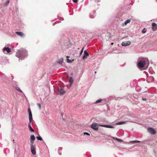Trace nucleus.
I'll use <instances>...</instances> for the list:
<instances>
[{
  "label": "nucleus",
  "instance_id": "1",
  "mask_svg": "<svg viewBox=\"0 0 157 157\" xmlns=\"http://www.w3.org/2000/svg\"><path fill=\"white\" fill-rule=\"evenodd\" d=\"M138 66L140 68H144L146 69L148 67L149 61L146 58H140L137 60Z\"/></svg>",
  "mask_w": 157,
  "mask_h": 157
},
{
  "label": "nucleus",
  "instance_id": "2",
  "mask_svg": "<svg viewBox=\"0 0 157 157\" xmlns=\"http://www.w3.org/2000/svg\"><path fill=\"white\" fill-rule=\"evenodd\" d=\"M28 54L27 51L24 49H21L16 53V56L20 59H23L27 57Z\"/></svg>",
  "mask_w": 157,
  "mask_h": 157
},
{
  "label": "nucleus",
  "instance_id": "3",
  "mask_svg": "<svg viewBox=\"0 0 157 157\" xmlns=\"http://www.w3.org/2000/svg\"><path fill=\"white\" fill-rule=\"evenodd\" d=\"M100 125V124H98L96 123H94L91 125V128L94 130L97 131L98 130L99 126H100L99 125Z\"/></svg>",
  "mask_w": 157,
  "mask_h": 157
},
{
  "label": "nucleus",
  "instance_id": "4",
  "mask_svg": "<svg viewBox=\"0 0 157 157\" xmlns=\"http://www.w3.org/2000/svg\"><path fill=\"white\" fill-rule=\"evenodd\" d=\"M31 153L33 155H35L36 154V152L35 148L33 144H31Z\"/></svg>",
  "mask_w": 157,
  "mask_h": 157
},
{
  "label": "nucleus",
  "instance_id": "5",
  "mask_svg": "<svg viewBox=\"0 0 157 157\" xmlns=\"http://www.w3.org/2000/svg\"><path fill=\"white\" fill-rule=\"evenodd\" d=\"M147 130L148 132L151 134H155L156 132L155 130L152 128H148Z\"/></svg>",
  "mask_w": 157,
  "mask_h": 157
},
{
  "label": "nucleus",
  "instance_id": "6",
  "mask_svg": "<svg viewBox=\"0 0 157 157\" xmlns=\"http://www.w3.org/2000/svg\"><path fill=\"white\" fill-rule=\"evenodd\" d=\"M3 52L4 53L7 54L11 52L10 49L8 47H5L3 49Z\"/></svg>",
  "mask_w": 157,
  "mask_h": 157
},
{
  "label": "nucleus",
  "instance_id": "7",
  "mask_svg": "<svg viewBox=\"0 0 157 157\" xmlns=\"http://www.w3.org/2000/svg\"><path fill=\"white\" fill-rule=\"evenodd\" d=\"M131 43V42L129 41L125 42H122L121 43V45L123 46H126L130 45Z\"/></svg>",
  "mask_w": 157,
  "mask_h": 157
},
{
  "label": "nucleus",
  "instance_id": "8",
  "mask_svg": "<svg viewBox=\"0 0 157 157\" xmlns=\"http://www.w3.org/2000/svg\"><path fill=\"white\" fill-rule=\"evenodd\" d=\"M152 29L153 31H156L157 29V25L154 22L152 23Z\"/></svg>",
  "mask_w": 157,
  "mask_h": 157
},
{
  "label": "nucleus",
  "instance_id": "9",
  "mask_svg": "<svg viewBox=\"0 0 157 157\" xmlns=\"http://www.w3.org/2000/svg\"><path fill=\"white\" fill-rule=\"evenodd\" d=\"M30 142L31 144H33L35 140V136L34 135H31L30 136Z\"/></svg>",
  "mask_w": 157,
  "mask_h": 157
},
{
  "label": "nucleus",
  "instance_id": "10",
  "mask_svg": "<svg viewBox=\"0 0 157 157\" xmlns=\"http://www.w3.org/2000/svg\"><path fill=\"white\" fill-rule=\"evenodd\" d=\"M84 55L83 56L82 59H86L87 57L89 56V53L86 52V50H85L84 52Z\"/></svg>",
  "mask_w": 157,
  "mask_h": 157
},
{
  "label": "nucleus",
  "instance_id": "11",
  "mask_svg": "<svg viewBox=\"0 0 157 157\" xmlns=\"http://www.w3.org/2000/svg\"><path fill=\"white\" fill-rule=\"evenodd\" d=\"M58 91L61 95H63L65 94V91L63 88H60L58 89Z\"/></svg>",
  "mask_w": 157,
  "mask_h": 157
},
{
  "label": "nucleus",
  "instance_id": "12",
  "mask_svg": "<svg viewBox=\"0 0 157 157\" xmlns=\"http://www.w3.org/2000/svg\"><path fill=\"white\" fill-rule=\"evenodd\" d=\"M100 126H102V127H106V128H114V127L113 126H111V125H99Z\"/></svg>",
  "mask_w": 157,
  "mask_h": 157
},
{
  "label": "nucleus",
  "instance_id": "13",
  "mask_svg": "<svg viewBox=\"0 0 157 157\" xmlns=\"http://www.w3.org/2000/svg\"><path fill=\"white\" fill-rule=\"evenodd\" d=\"M16 33L18 35L22 37L24 36V34L23 33L20 32H16Z\"/></svg>",
  "mask_w": 157,
  "mask_h": 157
},
{
  "label": "nucleus",
  "instance_id": "14",
  "mask_svg": "<svg viewBox=\"0 0 157 157\" xmlns=\"http://www.w3.org/2000/svg\"><path fill=\"white\" fill-rule=\"evenodd\" d=\"M73 81H74L73 78L71 77H69V82L71 85L73 83Z\"/></svg>",
  "mask_w": 157,
  "mask_h": 157
},
{
  "label": "nucleus",
  "instance_id": "15",
  "mask_svg": "<svg viewBox=\"0 0 157 157\" xmlns=\"http://www.w3.org/2000/svg\"><path fill=\"white\" fill-rule=\"evenodd\" d=\"M112 138H113V139L118 141L119 142H122L123 141V140L121 139H118L117 138H115V137H112Z\"/></svg>",
  "mask_w": 157,
  "mask_h": 157
},
{
  "label": "nucleus",
  "instance_id": "16",
  "mask_svg": "<svg viewBox=\"0 0 157 157\" xmlns=\"http://www.w3.org/2000/svg\"><path fill=\"white\" fill-rule=\"evenodd\" d=\"M95 13L94 12L92 13H91L90 15V17L91 18H93L95 17Z\"/></svg>",
  "mask_w": 157,
  "mask_h": 157
},
{
  "label": "nucleus",
  "instance_id": "17",
  "mask_svg": "<svg viewBox=\"0 0 157 157\" xmlns=\"http://www.w3.org/2000/svg\"><path fill=\"white\" fill-rule=\"evenodd\" d=\"M28 127L29 129V130L32 132H34V129L32 128V127L31 126V125H30L29 124V125H28Z\"/></svg>",
  "mask_w": 157,
  "mask_h": 157
},
{
  "label": "nucleus",
  "instance_id": "18",
  "mask_svg": "<svg viewBox=\"0 0 157 157\" xmlns=\"http://www.w3.org/2000/svg\"><path fill=\"white\" fill-rule=\"evenodd\" d=\"M130 20L129 19H128V20H126L125 22H124L123 24V25H126L128 23H129L130 22Z\"/></svg>",
  "mask_w": 157,
  "mask_h": 157
},
{
  "label": "nucleus",
  "instance_id": "19",
  "mask_svg": "<svg viewBox=\"0 0 157 157\" xmlns=\"http://www.w3.org/2000/svg\"><path fill=\"white\" fill-rule=\"evenodd\" d=\"M63 59L62 58H60L58 60L57 62L59 64H61L63 63Z\"/></svg>",
  "mask_w": 157,
  "mask_h": 157
},
{
  "label": "nucleus",
  "instance_id": "20",
  "mask_svg": "<svg viewBox=\"0 0 157 157\" xmlns=\"http://www.w3.org/2000/svg\"><path fill=\"white\" fill-rule=\"evenodd\" d=\"M38 135L39 136H36V138L37 140L40 141H42L43 140L42 138L39 135Z\"/></svg>",
  "mask_w": 157,
  "mask_h": 157
},
{
  "label": "nucleus",
  "instance_id": "21",
  "mask_svg": "<svg viewBox=\"0 0 157 157\" xmlns=\"http://www.w3.org/2000/svg\"><path fill=\"white\" fill-rule=\"evenodd\" d=\"M126 123V122L125 121H122V122H119L117 123V125H121L122 124H125Z\"/></svg>",
  "mask_w": 157,
  "mask_h": 157
},
{
  "label": "nucleus",
  "instance_id": "22",
  "mask_svg": "<svg viewBox=\"0 0 157 157\" xmlns=\"http://www.w3.org/2000/svg\"><path fill=\"white\" fill-rule=\"evenodd\" d=\"M130 142L131 143H140V141H138V140H134V141H130Z\"/></svg>",
  "mask_w": 157,
  "mask_h": 157
},
{
  "label": "nucleus",
  "instance_id": "23",
  "mask_svg": "<svg viewBox=\"0 0 157 157\" xmlns=\"http://www.w3.org/2000/svg\"><path fill=\"white\" fill-rule=\"evenodd\" d=\"M16 89L17 90V91H18L19 92H20L21 93H22V91L19 87H16Z\"/></svg>",
  "mask_w": 157,
  "mask_h": 157
},
{
  "label": "nucleus",
  "instance_id": "24",
  "mask_svg": "<svg viewBox=\"0 0 157 157\" xmlns=\"http://www.w3.org/2000/svg\"><path fill=\"white\" fill-rule=\"evenodd\" d=\"M28 112L29 113V114H32L31 111V109L29 108H28Z\"/></svg>",
  "mask_w": 157,
  "mask_h": 157
},
{
  "label": "nucleus",
  "instance_id": "25",
  "mask_svg": "<svg viewBox=\"0 0 157 157\" xmlns=\"http://www.w3.org/2000/svg\"><path fill=\"white\" fill-rule=\"evenodd\" d=\"M67 61L68 63H71L72 62V60H70L69 59H67Z\"/></svg>",
  "mask_w": 157,
  "mask_h": 157
},
{
  "label": "nucleus",
  "instance_id": "26",
  "mask_svg": "<svg viewBox=\"0 0 157 157\" xmlns=\"http://www.w3.org/2000/svg\"><path fill=\"white\" fill-rule=\"evenodd\" d=\"M101 99H99L98 100H97L95 103L96 104H97L98 103H100V102H101Z\"/></svg>",
  "mask_w": 157,
  "mask_h": 157
},
{
  "label": "nucleus",
  "instance_id": "27",
  "mask_svg": "<svg viewBox=\"0 0 157 157\" xmlns=\"http://www.w3.org/2000/svg\"><path fill=\"white\" fill-rule=\"evenodd\" d=\"M9 2H10L9 0H7V1L5 3V5H8L9 3Z\"/></svg>",
  "mask_w": 157,
  "mask_h": 157
},
{
  "label": "nucleus",
  "instance_id": "28",
  "mask_svg": "<svg viewBox=\"0 0 157 157\" xmlns=\"http://www.w3.org/2000/svg\"><path fill=\"white\" fill-rule=\"evenodd\" d=\"M37 105L38 107H39V109H40L41 108V106L40 104V103H37Z\"/></svg>",
  "mask_w": 157,
  "mask_h": 157
},
{
  "label": "nucleus",
  "instance_id": "29",
  "mask_svg": "<svg viewBox=\"0 0 157 157\" xmlns=\"http://www.w3.org/2000/svg\"><path fill=\"white\" fill-rule=\"evenodd\" d=\"M15 151H16V147H17V148H18V145L17 144H15Z\"/></svg>",
  "mask_w": 157,
  "mask_h": 157
},
{
  "label": "nucleus",
  "instance_id": "30",
  "mask_svg": "<svg viewBox=\"0 0 157 157\" xmlns=\"http://www.w3.org/2000/svg\"><path fill=\"white\" fill-rule=\"evenodd\" d=\"M142 33H146V30H145V29H143L142 30Z\"/></svg>",
  "mask_w": 157,
  "mask_h": 157
},
{
  "label": "nucleus",
  "instance_id": "31",
  "mask_svg": "<svg viewBox=\"0 0 157 157\" xmlns=\"http://www.w3.org/2000/svg\"><path fill=\"white\" fill-rule=\"evenodd\" d=\"M29 118H33L32 114H29Z\"/></svg>",
  "mask_w": 157,
  "mask_h": 157
},
{
  "label": "nucleus",
  "instance_id": "32",
  "mask_svg": "<svg viewBox=\"0 0 157 157\" xmlns=\"http://www.w3.org/2000/svg\"><path fill=\"white\" fill-rule=\"evenodd\" d=\"M83 49H84V48H83L82 50H81V51L80 53V55H81L82 53L83 52Z\"/></svg>",
  "mask_w": 157,
  "mask_h": 157
},
{
  "label": "nucleus",
  "instance_id": "33",
  "mask_svg": "<svg viewBox=\"0 0 157 157\" xmlns=\"http://www.w3.org/2000/svg\"><path fill=\"white\" fill-rule=\"evenodd\" d=\"M84 135H89V136L90 135V134L89 133H88L87 132H84Z\"/></svg>",
  "mask_w": 157,
  "mask_h": 157
},
{
  "label": "nucleus",
  "instance_id": "34",
  "mask_svg": "<svg viewBox=\"0 0 157 157\" xmlns=\"http://www.w3.org/2000/svg\"><path fill=\"white\" fill-rule=\"evenodd\" d=\"M78 0H73V2L75 3H77Z\"/></svg>",
  "mask_w": 157,
  "mask_h": 157
},
{
  "label": "nucleus",
  "instance_id": "35",
  "mask_svg": "<svg viewBox=\"0 0 157 157\" xmlns=\"http://www.w3.org/2000/svg\"><path fill=\"white\" fill-rule=\"evenodd\" d=\"M142 100H143V101H146L147 100V99L146 98H142Z\"/></svg>",
  "mask_w": 157,
  "mask_h": 157
},
{
  "label": "nucleus",
  "instance_id": "36",
  "mask_svg": "<svg viewBox=\"0 0 157 157\" xmlns=\"http://www.w3.org/2000/svg\"><path fill=\"white\" fill-rule=\"evenodd\" d=\"M32 120H33V118H29V121H30V122H32Z\"/></svg>",
  "mask_w": 157,
  "mask_h": 157
},
{
  "label": "nucleus",
  "instance_id": "37",
  "mask_svg": "<svg viewBox=\"0 0 157 157\" xmlns=\"http://www.w3.org/2000/svg\"><path fill=\"white\" fill-rule=\"evenodd\" d=\"M62 147H59V150H62Z\"/></svg>",
  "mask_w": 157,
  "mask_h": 157
},
{
  "label": "nucleus",
  "instance_id": "38",
  "mask_svg": "<svg viewBox=\"0 0 157 157\" xmlns=\"http://www.w3.org/2000/svg\"><path fill=\"white\" fill-rule=\"evenodd\" d=\"M31 122H30V121H29V122L28 123V125H29V124L30 125H31Z\"/></svg>",
  "mask_w": 157,
  "mask_h": 157
},
{
  "label": "nucleus",
  "instance_id": "39",
  "mask_svg": "<svg viewBox=\"0 0 157 157\" xmlns=\"http://www.w3.org/2000/svg\"><path fill=\"white\" fill-rule=\"evenodd\" d=\"M96 2H100V0H96Z\"/></svg>",
  "mask_w": 157,
  "mask_h": 157
},
{
  "label": "nucleus",
  "instance_id": "40",
  "mask_svg": "<svg viewBox=\"0 0 157 157\" xmlns=\"http://www.w3.org/2000/svg\"><path fill=\"white\" fill-rule=\"evenodd\" d=\"M59 155H61V152H59Z\"/></svg>",
  "mask_w": 157,
  "mask_h": 157
},
{
  "label": "nucleus",
  "instance_id": "41",
  "mask_svg": "<svg viewBox=\"0 0 157 157\" xmlns=\"http://www.w3.org/2000/svg\"><path fill=\"white\" fill-rule=\"evenodd\" d=\"M7 59L6 58L5 59V60H6Z\"/></svg>",
  "mask_w": 157,
  "mask_h": 157
},
{
  "label": "nucleus",
  "instance_id": "42",
  "mask_svg": "<svg viewBox=\"0 0 157 157\" xmlns=\"http://www.w3.org/2000/svg\"><path fill=\"white\" fill-rule=\"evenodd\" d=\"M113 44V43H112L111 44H112H112Z\"/></svg>",
  "mask_w": 157,
  "mask_h": 157
},
{
  "label": "nucleus",
  "instance_id": "43",
  "mask_svg": "<svg viewBox=\"0 0 157 157\" xmlns=\"http://www.w3.org/2000/svg\"><path fill=\"white\" fill-rule=\"evenodd\" d=\"M57 22H59V21H58Z\"/></svg>",
  "mask_w": 157,
  "mask_h": 157
},
{
  "label": "nucleus",
  "instance_id": "44",
  "mask_svg": "<svg viewBox=\"0 0 157 157\" xmlns=\"http://www.w3.org/2000/svg\"><path fill=\"white\" fill-rule=\"evenodd\" d=\"M14 140H13V141L14 142Z\"/></svg>",
  "mask_w": 157,
  "mask_h": 157
}]
</instances>
